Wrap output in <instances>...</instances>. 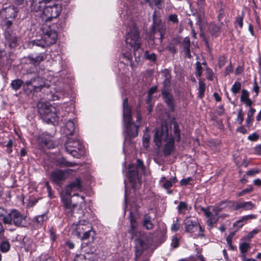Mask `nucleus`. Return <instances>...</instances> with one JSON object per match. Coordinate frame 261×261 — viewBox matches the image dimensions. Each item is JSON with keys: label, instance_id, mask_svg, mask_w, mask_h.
Here are the masks:
<instances>
[{"label": "nucleus", "instance_id": "nucleus-55", "mask_svg": "<svg viewBox=\"0 0 261 261\" xmlns=\"http://www.w3.org/2000/svg\"><path fill=\"white\" fill-rule=\"evenodd\" d=\"M7 211L6 209L0 207V218H2L3 222H4V219L7 217Z\"/></svg>", "mask_w": 261, "mask_h": 261}, {"label": "nucleus", "instance_id": "nucleus-6", "mask_svg": "<svg viewBox=\"0 0 261 261\" xmlns=\"http://www.w3.org/2000/svg\"><path fill=\"white\" fill-rule=\"evenodd\" d=\"M4 223L8 225H14L17 227H23L27 225L26 217L19 211L13 209L4 218Z\"/></svg>", "mask_w": 261, "mask_h": 261}, {"label": "nucleus", "instance_id": "nucleus-7", "mask_svg": "<svg viewBox=\"0 0 261 261\" xmlns=\"http://www.w3.org/2000/svg\"><path fill=\"white\" fill-rule=\"evenodd\" d=\"M125 42L127 47L133 48L134 52H136L140 47V38L139 32L134 25L130 26L126 35ZM134 55L136 53H134Z\"/></svg>", "mask_w": 261, "mask_h": 261}, {"label": "nucleus", "instance_id": "nucleus-12", "mask_svg": "<svg viewBox=\"0 0 261 261\" xmlns=\"http://www.w3.org/2000/svg\"><path fill=\"white\" fill-rule=\"evenodd\" d=\"M43 37L47 44V46H48L56 43L58 38V35L56 31L50 28H48L44 32Z\"/></svg>", "mask_w": 261, "mask_h": 261}, {"label": "nucleus", "instance_id": "nucleus-31", "mask_svg": "<svg viewBox=\"0 0 261 261\" xmlns=\"http://www.w3.org/2000/svg\"><path fill=\"white\" fill-rule=\"evenodd\" d=\"M57 163V164L61 167H73L76 165V163L68 162L64 158L58 159Z\"/></svg>", "mask_w": 261, "mask_h": 261}, {"label": "nucleus", "instance_id": "nucleus-61", "mask_svg": "<svg viewBox=\"0 0 261 261\" xmlns=\"http://www.w3.org/2000/svg\"><path fill=\"white\" fill-rule=\"evenodd\" d=\"M169 20L173 23L178 22L177 16L176 14H171L169 16Z\"/></svg>", "mask_w": 261, "mask_h": 261}, {"label": "nucleus", "instance_id": "nucleus-16", "mask_svg": "<svg viewBox=\"0 0 261 261\" xmlns=\"http://www.w3.org/2000/svg\"><path fill=\"white\" fill-rule=\"evenodd\" d=\"M17 13V9L13 6H10L2 9L1 12V15L2 17H5L6 19H14Z\"/></svg>", "mask_w": 261, "mask_h": 261}, {"label": "nucleus", "instance_id": "nucleus-20", "mask_svg": "<svg viewBox=\"0 0 261 261\" xmlns=\"http://www.w3.org/2000/svg\"><path fill=\"white\" fill-rule=\"evenodd\" d=\"M221 212V208L219 207H215L213 209L211 214L207 217L208 218L207 223L208 226L212 227L214 224L216 223L218 221V215Z\"/></svg>", "mask_w": 261, "mask_h": 261}, {"label": "nucleus", "instance_id": "nucleus-28", "mask_svg": "<svg viewBox=\"0 0 261 261\" xmlns=\"http://www.w3.org/2000/svg\"><path fill=\"white\" fill-rule=\"evenodd\" d=\"M40 143L47 148H53V143L49 135H42L40 138Z\"/></svg>", "mask_w": 261, "mask_h": 261}, {"label": "nucleus", "instance_id": "nucleus-47", "mask_svg": "<svg viewBox=\"0 0 261 261\" xmlns=\"http://www.w3.org/2000/svg\"><path fill=\"white\" fill-rule=\"evenodd\" d=\"M13 145V141L12 139H10L8 140V143H7V144L6 145V147H7L6 152L8 154H10V153H11L12 152V151H13V150H12Z\"/></svg>", "mask_w": 261, "mask_h": 261}, {"label": "nucleus", "instance_id": "nucleus-33", "mask_svg": "<svg viewBox=\"0 0 261 261\" xmlns=\"http://www.w3.org/2000/svg\"><path fill=\"white\" fill-rule=\"evenodd\" d=\"M255 218H256V216L254 215H249L243 216L239 220H238V221H237L235 222V223L234 224V225H238L239 227H241L243 225V224H241L240 225V223H241L243 222L247 221L248 220H249V219H255Z\"/></svg>", "mask_w": 261, "mask_h": 261}, {"label": "nucleus", "instance_id": "nucleus-39", "mask_svg": "<svg viewBox=\"0 0 261 261\" xmlns=\"http://www.w3.org/2000/svg\"><path fill=\"white\" fill-rule=\"evenodd\" d=\"M32 43L33 45H36L37 46H40L41 47H45L47 46V44L46 43V42L45 41V40L44 39L43 37L42 36V38L41 39H36L33 40L32 41Z\"/></svg>", "mask_w": 261, "mask_h": 261}, {"label": "nucleus", "instance_id": "nucleus-36", "mask_svg": "<svg viewBox=\"0 0 261 261\" xmlns=\"http://www.w3.org/2000/svg\"><path fill=\"white\" fill-rule=\"evenodd\" d=\"M178 213L180 214H185V212L188 210V204L186 202L180 201L177 207Z\"/></svg>", "mask_w": 261, "mask_h": 261}, {"label": "nucleus", "instance_id": "nucleus-43", "mask_svg": "<svg viewBox=\"0 0 261 261\" xmlns=\"http://www.w3.org/2000/svg\"><path fill=\"white\" fill-rule=\"evenodd\" d=\"M134 167L135 169L137 170L138 171H140L141 172H143L145 169L143 162L140 159H138L137 160V164L136 166L134 165Z\"/></svg>", "mask_w": 261, "mask_h": 261}, {"label": "nucleus", "instance_id": "nucleus-22", "mask_svg": "<svg viewBox=\"0 0 261 261\" xmlns=\"http://www.w3.org/2000/svg\"><path fill=\"white\" fill-rule=\"evenodd\" d=\"M177 180L176 177H172L169 179H167L165 177H161L160 182L163 187L166 190H168L173 185L176 183Z\"/></svg>", "mask_w": 261, "mask_h": 261}, {"label": "nucleus", "instance_id": "nucleus-41", "mask_svg": "<svg viewBox=\"0 0 261 261\" xmlns=\"http://www.w3.org/2000/svg\"><path fill=\"white\" fill-rule=\"evenodd\" d=\"M244 14L243 13L241 14V15H239L237 17L235 22V27H237L238 25L240 29L243 28V20L244 18Z\"/></svg>", "mask_w": 261, "mask_h": 261}, {"label": "nucleus", "instance_id": "nucleus-25", "mask_svg": "<svg viewBox=\"0 0 261 261\" xmlns=\"http://www.w3.org/2000/svg\"><path fill=\"white\" fill-rule=\"evenodd\" d=\"M67 191L69 190L75 191V190H82V184L81 180L79 178H76L74 181L71 182L66 188Z\"/></svg>", "mask_w": 261, "mask_h": 261}, {"label": "nucleus", "instance_id": "nucleus-40", "mask_svg": "<svg viewBox=\"0 0 261 261\" xmlns=\"http://www.w3.org/2000/svg\"><path fill=\"white\" fill-rule=\"evenodd\" d=\"M10 248V244L8 241H3L0 243V250L3 252L8 251Z\"/></svg>", "mask_w": 261, "mask_h": 261}, {"label": "nucleus", "instance_id": "nucleus-56", "mask_svg": "<svg viewBox=\"0 0 261 261\" xmlns=\"http://www.w3.org/2000/svg\"><path fill=\"white\" fill-rule=\"evenodd\" d=\"M92 229H89L86 230V231L83 232V236H81V237H80L81 239L84 240V239H88L90 237L91 231Z\"/></svg>", "mask_w": 261, "mask_h": 261}, {"label": "nucleus", "instance_id": "nucleus-53", "mask_svg": "<svg viewBox=\"0 0 261 261\" xmlns=\"http://www.w3.org/2000/svg\"><path fill=\"white\" fill-rule=\"evenodd\" d=\"M259 136L256 133H254L248 136V139L252 141H256L259 139Z\"/></svg>", "mask_w": 261, "mask_h": 261}, {"label": "nucleus", "instance_id": "nucleus-9", "mask_svg": "<svg viewBox=\"0 0 261 261\" xmlns=\"http://www.w3.org/2000/svg\"><path fill=\"white\" fill-rule=\"evenodd\" d=\"M61 7L58 4L53 6H46L43 10L46 21H51L52 19L57 18L61 11Z\"/></svg>", "mask_w": 261, "mask_h": 261}, {"label": "nucleus", "instance_id": "nucleus-14", "mask_svg": "<svg viewBox=\"0 0 261 261\" xmlns=\"http://www.w3.org/2000/svg\"><path fill=\"white\" fill-rule=\"evenodd\" d=\"M5 38L10 47H16L19 41V38L10 31H7L5 32Z\"/></svg>", "mask_w": 261, "mask_h": 261}, {"label": "nucleus", "instance_id": "nucleus-58", "mask_svg": "<svg viewBox=\"0 0 261 261\" xmlns=\"http://www.w3.org/2000/svg\"><path fill=\"white\" fill-rule=\"evenodd\" d=\"M163 84L164 86L163 89H166L167 90H169V88H170L171 84L170 79L164 80L163 81Z\"/></svg>", "mask_w": 261, "mask_h": 261}, {"label": "nucleus", "instance_id": "nucleus-19", "mask_svg": "<svg viewBox=\"0 0 261 261\" xmlns=\"http://www.w3.org/2000/svg\"><path fill=\"white\" fill-rule=\"evenodd\" d=\"M185 225L187 232H194L196 231L197 229H199L200 231H202L201 226L198 224L197 221H193L191 220L188 219L186 221Z\"/></svg>", "mask_w": 261, "mask_h": 261}, {"label": "nucleus", "instance_id": "nucleus-50", "mask_svg": "<svg viewBox=\"0 0 261 261\" xmlns=\"http://www.w3.org/2000/svg\"><path fill=\"white\" fill-rule=\"evenodd\" d=\"M180 226V224L179 222L178 219H176L175 223H174L171 227V229L172 231L176 232L178 230Z\"/></svg>", "mask_w": 261, "mask_h": 261}, {"label": "nucleus", "instance_id": "nucleus-4", "mask_svg": "<svg viewBox=\"0 0 261 261\" xmlns=\"http://www.w3.org/2000/svg\"><path fill=\"white\" fill-rule=\"evenodd\" d=\"M38 110L43 121L47 123L55 124L58 122V117L56 113L55 108L48 103L40 102L38 105Z\"/></svg>", "mask_w": 261, "mask_h": 261}, {"label": "nucleus", "instance_id": "nucleus-21", "mask_svg": "<svg viewBox=\"0 0 261 261\" xmlns=\"http://www.w3.org/2000/svg\"><path fill=\"white\" fill-rule=\"evenodd\" d=\"M249 92L244 89L241 91L240 100L246 107H250L253 104V101L249 98Z\"/></svg>", "mask_w": 261, "mask_h": 261}, {"label": "nucleus", "instance_id": "nucleus-26", "mask_svg": "<svg viewBox=\"0 0 261 261\" xmlns=\"http://www.w3.org/2000/svg\"><path fill=\"white\" fill-rule=\"evenodd\" d=\"M46 58V55L45 53H40L38 55L33 57L32 56H29V61L33 64H38L41 62L44 61Z\"/></svg>", "mask_w": 261, "mask_h": 261}, {"label": "nucleus", "instance_id": "nucleus-10", "mask_svg": "<svg viewBox=\"0 0 261 261\" xmlns=\"http://www.w3.org/2000/svg\"><path fill=\"white\" fill-rule=\"evenodd\" d=\"M68 173V170H56L50 173V178L53 182L59 185L66 179Z\"/></svg>", "mask_w": 261, "mask_h": 261}, {"label": "nucleus", "instance_id": "nucleus-60", "mask_svg": "<svg viewBox=\"0 0 261 261\" xmlns=\"http://www.w3.org/2000/svg\"><path fill=\"white\" fill-rule=\"evenodd\" d=\"M253 121L254 118L247 116L246 119V126L248 127H250L251 126H252Z\"/></svg>", "mask_w": 261, "mask_h": 261}, {"label": "nucleus", "instance_id": "nucleus-35", "mask_svg": "<svg viewBox=\"0 0 261 261\" xmlns=\"http://www.w3.org/2000/svg\"><path fill=\"white\" fill-rule=\"evenodd\" d=\"M83 252H85V254L83 255L82 257H78L75 259L74 261H81L82 258L86 259L87 258V255L93 254L96 251V249H95L94 247L91 248L89 249V250L88 249L85 248V247H83Z\"/></svg>", "mask_w": 261, "mask_h": 261}, {"label": "nucleus", "instance_id": "nucleus-63", "mask_svg": "<svg viewBox=\"0 0 261 261\" xmlns=\"http://www.w3.org/2000/svg\"><path fill=\"white\" fill-rule=\"evenodd\" d=\"M49 232L50 238L51 240L53 241H55L57 239V237H56V234H55V232L54 231V230L53 228H51L49 230Z\"/></svg>", "mask_w": 261, "mask_h": 261}, {"label": "nucleus", "instance_id": "nucleus-3", "mask_svg": "<svg viewBox=\"0 0 261 261\" xmlns=\"http://www.w3.org/2000/svg\"><path fill=\"white\" fill-rule=\"evenodd\" d=\"M128 233L131 238H136L135 241V258L136 260L139 259L141 255L148 247V241L145 234L138 231L137 228H129Z\"/></svg>", "mask_w": 261, "mask_h": 261}, {"label": "nucleus", "instance_id": "nucleus-17", "mask_svg": "<svg viewBox=\"0 0 261 261\" xmlns=\"http://www.w3.org/2000/svg\"><path fill=\"white\" fill-rule=\"evenodd\" d=\"M92 229L91 224L85 220H80L76 225V234L79 237L86 230Z\"/></svg>", "mask_w": 261, "mask_h": 261}, {"label": "nucleus", "instance_id": "nucleus-59", "mask_svg": "<svg viewBox=\"0 0 261 261\" xmlns=\"http://www.w3.org/2000/svg\"><path fill=\"white\" fill-rule=\"evenodd\" d=\"M179 240L176 237H173L172 240L171 246L173 248H177L178 246Z\"/></svg>", "mask_w": 261, "mask_h": 261}, {"label": "nucleus", "instance_id": "nucleus-42", "mask_svg": "<svg viewBox=\"0 0 261 261\" xmlns=\"http://www.w3.org/2000/svg\"><path fill=\"white\" fill-rule=\"evenodd\" d=\"M209 30L213 35H216L218 33L220 32V27L212 24L210 25Z\"/></svg>", "mask_w": 261, "mask_h": 261}, {"label": "nucleus", "instance_id": "nucleus-46", "mask_svg": "<svg viewBox=\"0 0 261 261\" xmlns=\"http://www.w3.org/2000/svg\"><path fill=\"white\" fill-rule=\"evenodd\" d=\"M202 71L203 70L201 63L197 62L196 64V76L197 77H200L202 73Z\"/></svg>", "mask_w": 261, "mask_h": 261}, {"label": "nucleus", "instance_id": "nucleus-5", "mask_svg": "<svg viewBox=\"0 0 261 261\" xmlns=\"http://www.w3.org/2000/svg\"><path fill=\"white\" fill-rule=\"evenodd\" d=\"M65 149L72 156L80 158L85 153V146L78 139L68 137L65 143Z\"/></svg>", "mask_w": 261, "mask_h": 261}, {"label": "nucleus", "instance_id": "nucleus-15", "mask_svg": "<svg viewBox=\"0 0 261 261\" xmlns=\"http://www.w3.org/2000/svg\"><path fill=\"white\" fill-rule=\"evenodd\" d=\"M137 170L134 169V165H129L128 178L131 183L133 184H137L140 182V173ZM141 173H142L141 172Z\"/></svg>", "mask_w": 261, "mask_h": 261}, {"label": "nucleus", "instance_id": "nucleus-57", "mask_svg": "<svg viewBox=\"0 0 261 261\" xmlns=\"http://www.w3.org/2000/svg\"><path fill=\"white\" fill-rule=\"evenodd\" d=\"M256 112V110L254 108L251 107V106L250 107H249V109L248 110V112H247V115L248 117H252L253 118H254V113H255Z\"/></svg>", "mask_w": 261, "mask_h": 261}, {"label": "nucleus", "instance_id": "nucleus-32", "mask_svg": "<svg viewBox=\"0 0 261 261\" xmlns=\"http://www.w3.org/2000/svg\"><path fill=\"white\" fill-rule=\"evenodd\" d=\"M198 83H199V87H198L199 92L198 93V97L199 98H202L203 97V96H204V92H205V84L204 83L203 80H202L200 78L199 79Z\"/></svg>", "mask_w": 261, "mask_h": 261}, {"label": "nucleus", "instance_id": "nucleus-38", "mask_svg": "<svg viewBox=\"0 0 261 261\" xmlns=\"http://www.w3.org/2000/svg\"><path fill=\"white\" fill-rule=\"evenodd\" d=\"M241 88V84L239 82H236L231 88V91L232 92L233 94L236 98V95L240 92Z\"/></svg>", "mask_w": 261, "mask_h": 261}, {"label": "nucleus", "instance_id": "nucleus-37", "mask_svg": "<svg viewBox=\"0 0 261 261\" xmlns=\"http://www.w3.org/2000/svg\"><path fill=\"white\" fill-rule=\"evenodd\" d=\"M23 83L22 81L20 79H17L12 81L11 86L13 90L17 91L20 89Z\"/></svg>", "mask_w": 261, "mask_h": 261}, {"label": "nucleus", "instance_id": "nucleus-18", "mask_svg": "<svg viewBox=\"0 0 261 261\" xmlns=\"http://www.w3.org/2000/svg\"><path fill=\"white\" fill-rule=\"evenodd\" d=\"M50 2L49 0H33L31 9L35 12L44 10L46 5Z\"/></svg>", "mask_w": 261, "mask_h": 261}, {"label": "nucleus", "instance_id": "nucleus-23", "mask_svg": "<svg viewBox=\"0 0 261 261\" xmlns=\"http://www.w3.org/2000/svg\"><path fill=\"white\" fill-rule=\"evenodd\" d=\"M254 206V204L251 201L243 202L237 203L234 206V209L235 210L241 209L242 210L247 211L252 210Z\"/></svg>", "mask_w": 261, "mask_h": 261}, {"label": "nucleus", "instance_id": "nucleus-45", "mask_svg": "<svg viewBox=\"0 0 261 261\" xmlns=\"http://www.w3.org/2000/svg\"><path fill=\"white\" fill-rule=\"evenodd\" d=\"M253 190V187L252 186H248L247 188L244 189L239 193H237V197H240L244 195L245 194L249 193Z\"/></svg>", "mask_w": 261, "mask_h": 261}, {"label": "nucleus", "instance_id": "nucleus-62", "mask_svg": "<svg viewBox=\"0 0 261 261\" xmlns=\"http://www.w3.org/2000/svg\"><path fill=\"white\" fill-rule=\"evenodd\" d=\"M224 111L225 110L223 106H220L217 107L216 109V113L218 115L221 116L224 113Z\"/></svg>", "mask_w": 261, "mask_h": 261}, {"label": "nucleus", "instance_id": "nucleus-1", "mask_svg": "<svg viewBox=\"0 0 261 261\" xmlns=\"http://www.w3.org/2000/svg\"><path fill=\"white\" fill-rule=\"evenodd\" d=\"M123 118L124 122V135L125 138H135L137 136L140 125L137 124L141 120L140 112L137 111L136 115V122L132 121L131 109L128 105L127 98H125L123 102Z\"/></svg>", "mask_w": 261, "mask_h": 261}, {"label": "nucleus", "instance_id": "nucleus-2", "mask_svg": "<svg viewBox=\"0 0 261 261\" xmlns=\"http://www.w3.org/2000/svg\"><path fill=\"white\" fill-rule=\"evenodd\" d=\"M154 141L159 147L163 144L164 154L165 156L170 155L174 150V139L171 135H169L167 126H163L162 128L156 130L154 134Z\"/></svg>", "mask_w": 261, "mask_h": 261}, {"label": "nucleus", "instance_id": "nucleus-24", "mask_svg": "<svg viewBox=\"0 0 261 261\" xmlns=\"http://www.w3.org/2000/svg\"><path fill=\"white\" fill-rule=\"evenodd\" d=\"M142 224L143 227L147 230L153 228V224L151 221V217L149 215L146 214L143 216Z\"/></svg>", "mask_w": 261, "mask_h": 261}, {"label": "nucleus", "instance_id": "nucleus-29", "mask_svg": "<svg viewBox=\"0 0 261 261\" xmlns=\"http://www.w3.org/2000/svg\"><path fill=\"white\" fill-rule=\"evenodd\" d=\"M48 219V217L46 214L38 215L34 218V222L38 226H42L44 223Z\"/></svg>", "mask_w": 261, "mask_h": 261}, {"label": "nucleus", "instance_id": "nucleus-51", "mask_svg": "<svg viewBox=\"0 0 261 261\" xmlns=\"http://www.w3.org/2000/svg\"><path fill=\"white\" fill-rule=\"evenodd\" d=\"M162 75L164 76V80L171 79L170 71L168 69H165L162 71Z\"/></svg>", "mask_w": 261, "mask_h": 261}, {"label": "nucleus", "instance_id": "nucleus-11", "mask_svg": "<svg viewBox=\"0 0 261 261\" xmlns=\"http://www.w3.org/2000/svg\"><path fill=\"white\" fill-rule=\"evenodd\" d=\"M62 201L65 214L68 217H75L74 215V211L76 208L77 205L71 203L70 198L62 197Z\"/></svg>", "mask_w": 261, "mask_h": 261}, {"label": "nucleus", "instance_id": "nucleus-34", "mask_svg": "<svg viewBox=\"0 0 261 261\" xmlns=\"http://www.w3.org/2000/svg\"><path fill=\"white\" fill-rule=\"evenodd\" d=\"M250 248L249 243L247 242H242L239 245V249L241 253V257L243 255H246L248 250Z\"/></svg>", "mask_w": 261, "mask_h": 261}, {"label": "nucleus", "instance_id": "nucleus-8", "mask_svg": "<svg viewBox=\"0 0 261 261\" xmlns=\"http://www.w3.org/2000/svg\"><path fill=\"white\" fill-rule=\"evenodd\" d=\"M44 86V82L43 79L38 75L27 81L23 85L24 89L29 90L30 92H39Z\"/></svg>", "mask_w": 261, "mask_h": 261}, {"label": "nucleus", "instance_id": "nucleus-48", "mask_svg": "<svg viewBox=\"0 0 261 261\" xmlns=\"http://www.w3.org/2000/svg\"><path fill=\"white\" fill-rule=\"evenodd\" d=\"M244 120V114L241 109H239L237 115V121L239 124H242Z\"/></svg>", "mask_w": 261, "mask_h": 261}, {"label": "nucleus", "instance_id": "nucleus-49", "mask_svg": "<svg viewBox=\"0 0 261 261\" xmlns=\"http://www.w3.org/2000/svg\"><path fill=\"white\" fill-rule=\"evenodd\" d=\"M5 48V44L2 40H0V59L4 57L6 54Z\"/></svg>", "mask_w": 261, "mask_h": 261}, {"label": "nucleus", "instance_id": "nucleus-13", "mask_svg": "<svg viewBox=\"0 0 261 261\" xmlns=\"http://www.w3.org/2000/svg\"><path fill=\"white\" fill-rule=\"evenodd\" d=\"M162 95L164 102L167 104L169 109L173 111L174 110V99L173 95L169 90L166 89L162 90Z\"/></svg>", "mask_w": 261, "mask_h": 261}, {"label": "nucleus", "instance_id": "nucleus-54", "mask_svg": "<svg viewBox=\"0 0 261 261\" xmlns=\"http://www.w3.org/2000/svg\"><path fill=\"white\" fill-rule=\"evenodd\" d=\"M259 87L257 85L256 81L255 80L253 82V87L252 88V91L255 93V96H257L259 93Z\"/></svg>", "mask_w": 261, "mask_h": 261}, {"label": "nucleus", "instance_id": "nucleus-64", "mask_svg": "<svg viewBox=\"0 0 261 261\" xmlns=\"http://www.w3.org/2000/svg\"><path fill=\"white\" fill-rule=\"evenodd\" d=\"M254 151L255 154L261 155V144L256 145L254 148Z\"/></svg>", "mask_w": 261, "mask_h": 261}, {"label": "nucleus", "instance_id": "nucleus-44", "mask_svg": "<svg viewBox=\"0 0 261 261\" xmlns=\"http://www.w3.org/2000/svg\"><path fill=\"white\" fill-rule=\"evenodd\" d=\"M145 57L146 59L152 62L155 61L156 59V56L154 53L149 54L147 50L145 53Z\"/></svg>", "mask_w": 261, "mask_h": 261}, {"label": "nucleus", "instance_id": "nucleus-52", "mask_svg": "<svg viewBox=\"0 0 261 261\" xmlns=\"http://www.w3.org/2000/svg\"><path fill=\"white\" fill-rule=\"evenodd\" d=\"M190 40L189 37H186L183 41V48L184 49L190 48Z\"/></svg>", "mask_w": 261, "mask_h": 261}, {"label": "nucleus", "instance_id": "nucleus-27", "mask_svg": "<svg viewBox=\"0 0 261 261\" xmlns=\"http://www.w3.org/2000/svg\"><path fill=\"white\" fill-rule=\"evenodd\" d=\"M75 130V126L74 122L69 120L66 124L64 132L67 135H72Z\"/></svg>", "mask_w": 261, "mask_h": 261}, {"label": "nucleus", "instance_id": "nucleus-30", "mask_svg": "<svg viewBox=\"0 0 261 261\" xmlns=\"http://www.w3.org/2000/svg\"><path fill=\"white\" fill-rule=\"evenodd\" d=\"M171 125L173 127L172 132L175 136V138L177 142H179L180 140V130L178 124L176 122L173 121Z\"/></svg>", "mask_w": 261, "mask_h": 261}]
</instances>
